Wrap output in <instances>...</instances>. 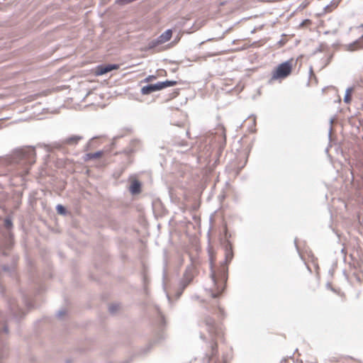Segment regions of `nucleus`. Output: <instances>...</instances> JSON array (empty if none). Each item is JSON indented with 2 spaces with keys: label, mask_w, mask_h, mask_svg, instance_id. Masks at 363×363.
<instances>
[{
  "label": "nucleus",
  "mask_w": 363,
  "mask_h": 363,
  "mask_svg": "<svg viewBox=\"0 0 363 363\" xmlns=\"http://www.w3.org/2000/svg\"><path fill=\"white\" fill-rule=\"evenodd\" d=\"M292 69V60L283 62L277 66L272 72V79H284L288 77Z\"/></svg>",
  "instance_id": "7"
},
{
  "label": "nucleus",
  "mask_w": 363,
  "mask_h": 363,
  "mask_svg": "<svg viewBox=\"0 0 363 363\" xmlns=\"http://www.w3.org/2000/svg\"><path fill=\"white\" fill-rule=\"evenodd\" d=\"M65 314V310H60L57 313V316L58 318H62L64 315Z\"/></svg>",
  "instance_id": "21"
},
{
  "label": "nucleus",
  "mask_w": 363,
  "mask_h": 363,
  "mask_svg": "<svg viewBox=\"0 0 363 363\" xmlns=\"http://www.w3.org/2000/svg\"><path fill=\"white\" fill-rule=\"evenodd\" d=\"M361 26L363 27V24Z\"/></svg>",
  "instance_id": "26"
},
{
  "label": "nucleus",
  "mask_w": 363,
  "mask_h": 363,
  "mask_svg": "<svg viewBox=\"0 0 363 363\" xmlns=\"http://www.w3.org/2000/svg\"><path fill=\"white\" fill-rule=\"evenodd\" d=\"M209 333L212 334V340L210 342L211 352L207 354L208 363H225L223 357H220L218 353L217 340L223 337V331L221 327L216 324L211 327Z\"/></svg>",
  "instance_id": "3"
},
{
  "label": "nucleus",
  "mask_w": 363,
  "mask_h": 363,
  "mask_svg": "<svg viewBox=\"0 0 363 363\" xmlns=\"http://www.w3.org/2000/svg\"><path fill=\"white\" fill-rule=\"evenodd\" d=\"M129 191L133 195L138 194L141 191V183L138 180H134L132 182Z\"/></svg>",
  "instance_id": "10"
},
{
  "label": "nucleus",
  "mask_w": 363,
  "mask_h": 363,
  "mask_svg": "<svg viewBox=\"0 0 363 363\" xmlns=\"http://www.w3.org/2000/svg\"><path fill=\"white\" fill-rule=\"evenodd\" d=\"M118 68L119 65L117 64L99 65L96 67L95 73L97 76H101Z\"/></svg>",
  "instance_id": "8"
},
{
  "label": "nucleus",
  "mask_w": 363,
  "mask_h": 363,
  "mask_svg": "<svg viewBox=\"0 0 363 363\" xmlns=\"http://www.w3.org/2000/svg\"><path fill=\"white\" fill-rule=\"evenodd\" d=\"M208 138L209 139V144L213 148L217 157L226 144L225 128L221 125H217L213 132H209Z\"/></svg>",
  "instance_id": "4"
},
{
  "label": "nucleus",
  "mask_w": 363,
  "mask_h": 363,
  "mask_svg": "<svg viewBox=\"0 0 363 363\" xmlns=\"http://www.w3.org/2000/svg\"><path fill=\"white\" fill-rule=\"evenodd\" d=\"M159 45H162V44L160 43V42H159V40L157 38L150 41L147 45V47L143 48V50L147 51V50H152V49L156 48L157 46H158Z\"/></svg>",
  "instance_id": "14"
},
{
  "label": "nucleus",
  "mask_w": 363,
  "mask_h": 363,
  "mask_svg": "<svg viewBox=\"0 0 363 363\" xmlns=\"http://www.w3.org/2000/svg\"><path fill=\"white\" fill-rule=\"evenodd\" d=\"M349 50L352 51L363 48V35L353 43L348 45Z\"/></svg>",
  "instance_id": "12"
},
{
  "label": "nucleus",
  "mask_w": 363,
  "mask_h": 363,
  "mask_svg": "<svg viewBox=\"0 0 363 363\" xmlns=\"http://www.w3.org/2000/svg\"><path fill=\"white\" fill-rule=\"evenodd\" d=\"M191 299H192V300L197 301V300H199V296L198 295H196V294L193 295V296H191Z\"/></svg>",
  "instance_id": "23"
},
{
  "label": "nucleus",
  "mask_w": 363,
  "mask_h": 363,
  "mask_svg": "<svg viewBox=\"0 0 363 363\" xmlns=\"http://www.w3.org/2000/svg\"><path fill=\"white\" fill-rule=\"evenodd\" d=\"M103 154V152L101 150L95 152H89L86 153L84 155L83 159L85 162L89 161L90 160L96 159L99 157H101Z\"/></svg>",
  "instance_id": "13"
},
{
  "label": "nucleus",
  "mask_w": 363,
  "mask_h": 363,
  "mask_svg": "<svg viewBox=\"0 0 363 363\" xmlns=\"http://www.w3.org/2000/svg\"><path fill=\"white\" fill-rule=\"evenodd\" d=\"M3 269H4V271H9V267H7V266H4V267H3Z\"/></svg>",
  "instance_id": "24"
},
{
  "label": "nucleus",
  "mask_w": 363,
  "mask_h": 363,
  "mask_svg": "<svg viewBox=\"0 0 363 363\" xmlns=\"http://www.w3.org/2000/svg\"><path fill=\"white\" fill-rule=\"evenodd\" d=\"M13 160L17 162L25 161L28 164L35 162V150L33 147H26L17 150L13 155Z\"/></svg>",
  "instance_id": "5"
},
{
  "label": "nucleus",
  "mask_w": 363,
  "mask_h": 363,
  "mask_svg": "<svg viewBox=\"0 0 363 363\" xmlns=\"http://www.w3.org/2000/svg\"><path fill=\"white\" fill-rule=\"evenodd\" d=\"M155 78H156V77L155 75H149L144 79V82H149L153 79H155Z\"/></svg>",
  "instance_id": "22"
},
{
  "label": "nucleus",
  "mask_w": 363,
  "mask_h": 363,
  "mask_svg": "<svg viewBox=\"0 0 363 363\" xmlns=\"http://www.w3.org/2000/svg\"><path fill=\"white\" fill-rule=\"evenodd\" d=\"M172 35V30L167 29L164 33H162L160 35H159L157 37V39L159 40V42H160L161 44H163L170 40Z\"/></svg>",
  "instance_id": "11"
},
{
  "label": "nucleus",
  "mask_w": 363,
  "mask_h": 363,
  "mask_svg": "<svg viewBox=\"0 0 363 363\" xmlns=\"http://www.w3.org/2000/svg\"><path fill=\"white\" fill-rule=\"evenodd\" d=\"M83 138L81 135H72L62 140V143L69 145H75Z\"/></svg>",
  "instance_id": "9"
},
{
  "label": "nucleus",
  "mask_w": 363,
  "mask_h": 363,
  "mask_svg": "<svg viewBox=\"0 0 363 363\" xmlns=\"http://www.w3.org/2000/svg\"><path fill=\"white\" fill-rule=\"evenodd\" d=\"M345 102L349 104L351 101V90L348 89L344 99Z\"/></svg>",
  "instance_id": "18"
},
{
  "label": "nucleus",
  "mask_w": 363,
  "mask_h": 363,
  "mask_svg": "<svg viewBox=\"0 0 363 363\" xmlns=\"http://www.w3.org/2000/svg\"><path fill=\"white\" fill-rule=\"evenodd\" d=\"M119 308V305L117 303L112 304L109 306L108 310L111 313H116Z\"/></svg>",
  "instance_id": "17"
},
{
  "label": "nucleus",
  "mask_w": 363,
  "mask_h": 363,
  "mask_svg": "<svg viewBox=\"0 0 363 363\" xmlns=\"http://www.w3.org/2000/svg\"><path fill=\"white\" fill-rule=\"evenodd\" d=\"M201 252V247L197 245H194L191 250L189 253L191 264L189 265L186 271L184 274L183 278L181 279L179 282V291L177 292V296L179 297L182 294L184 289L191 283L193 280L194 272H195V266L199 263V252Z\"/></svg>",
  "instance_id": "2"
},
{
  "label": "nucleus",
  "mask_w": 363,
  "mask_h": 363,
  "mask_svg": "<svg viewBox=\"0 0 363 363\" xmlns=\"http://www.w3.org/2000/svg\"><path fill=\"white\" fill-rule=\"evenodd\" d=\"M56 211L57 212L58 214H60V215H65L67 213V211H66V208L61 204H58L56 206Z\"/></svg>",
  "instance_id": "16"
},
{
  "label": "nucleus",
  "mask_w": 363,
  "mask_h": 363,
  "mask_svg": "<svg viewBox=\"0 0 363 363\" xmlns=\"http://www.w3.org/2000/svg\"><path fill=\"white\" fill-rule=\"evenodd\" d=\"M209 247L208 250L210 264L211 286L208 291L213 298H219L223 293L227 280V266L223 262H216V250L212 242H226L225 262H229L233 257L232 245L228 242L227 225L222 217L216 218L208 231Z\"/></svg>",
  "instance_id": "1"
},
{
  "label": "nucleus",
  "mask_w": 363,
  "mask_h": 363,
  "mask_svg": "<svg viewBox=\"0 0 363 363\" xmlns=\"http://www.w3.org/2000/svg\"><path fill=\"white\" fill-rule=\"evenodd\" d=\"M223 313V310L221 308L218 307V313H217V316H218V319H221L222 318Z\"/></svg>",
  "instance_id": "20"
},
{
  "label": "nucleus",
  "mask_w": 363,
  "mask_h": 363,
  "mask_svg": "<svg viewBox=\"0 0 363 363\" xmlns=\"http://www.w3.org/2000/svg\"><path fill=\"white\" fill-rule=\"evenodd\" d=\"M5 226L7 228H10L12 226V221L9 218H6L4 220Z\"/></svg>",
  "instance_id": "19"
},
{
  "label": "nucleus",
  "mask_w": 363,
  "mask_h": 363,
  "mask_svg": "<svg viewBox=\"0 0 363 363\" xmlns=\"http://www.w3.org/2000/svg\"><path fill=\"white\" fill-rule=\"evenodd\" d=\"M167 298H168L169 300L170 299V298H169V296L168 295H167Z\"/></svg>",
  "instance_id": "25"
},
{
  "label": "nucleus",
  "mask_w": 363,
  "mask_h": 363,
  "mask_svg": "<svg viewBox=\"0 0 363 363\" xmlns=\"http://www.w3.org/2000/svg\"><path fill=\"white\" fill-rule=\"evenodd\" d=\"M312 25V21L310 19H306L301 22V23L299 25V28H308Z\"/></svg>",
  "instance_id": "15"
},
{
  "label": "nucleus",
  "mask_w": 363,
  "mask_h": 363,
  "mask_svg": "<svg viewBox=\"0 0 363 363\" xmlns=\"http://www.w3.org/2000/svg\"><path fill=\"white\" fill-rule=\"evenodd\" d=\"M177 84L174 80H165L163 82H158L155 84H149L142 87L141 94L143 95L150 94L152 92L162 90L166 87L173 86Z\"/></svg>",
  "instance_id": "6"
}]
</instances>
